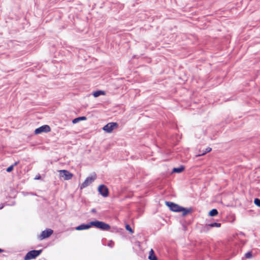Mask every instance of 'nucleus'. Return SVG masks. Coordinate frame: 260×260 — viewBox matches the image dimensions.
<instances>
[{
    "instance_id": "nucleus-16",
    "label": "nucleus",
    "mask_w": 260,
    "mask_h": 260,
    "mask_svg": "<svg viewBox=\"0 0 260 260\" xmlns=\"http://www.w3.org/2000/svg\"><path fill=\"white\" fill-rule=\"evenodd\" d=\"M218 213V211L216 209H213L210 211L209 214L211 216H214L217 215Z\"/></svg>"
},
{
    "instance_id": "nucleus-14",
    "label": "nucleus",
    "mask_w": 260,
    "mask_h": 260,
    "mask_svg": "<svg viewBox=\"0 0 260 260\" xmlns=\"http://www.w3.org/2000/svg\"><path fill=\"white\" fill-rule=\"evenodd\" d=\"M86 119V117L85 116L79 117L76 118H75L73 120V123H76L81 120H85Z\"/></svg>"
},
{
    "instance_id": "nucleus-25",
    "label": "nucleus",
    "mask_w": 260,
    "mask_h": 260,
    "mask_svg": "<svg viewBox=\"0 0 260 260\" xmlns=\"http://www.w3.org/2000/svg\"><path fill=\"white\" fill-rule=\"evenodd\" d=\"M204 151H203H203H201V150H200V153H202V152H204Z\"/></svg>"
},
{
    "instance_id": "nucleus-15",
    "label": "nucleus",
    "mask_w": 260,
    "mask_h": 260,
    "mask_svg": "<svg viewBox=\"0 0 260 260\" xmlns=\"http://www.w3.org/2000/svg\"><path fill=\"white\" fill-rule=\"evenodd\" d=\"M206 226L207 228V227H211V228L217 227V228H219V227L221 226V223H220L214 222V223H210V224H207Z\"/></svg>"
},
{
    "instance_id": "nucleus-10",
    "label": "nucleus",
    "mask_w": 260,
    "mask_h": 260,
    "mask_svg": "<svg viewBox=\"0 0 260 260\" xmlns=\"http://www.w3.org/2000/svg\"><path fill=\"white\" fill-rule=\"evenodd\" d=\"M92 225L90 224V222L89 224H81L76 228V230L77 231H81V230H84L89 229Z\"/></svg>"
},
{
    "instance_id": "nucleus-1",
    "label": "nucleus",
    "mask_w": 260,
    "mask_h": 260,
    "mask_svg": "<svg viewBox=\"0 0 260 260\" xmlns=\"http://www.w3.org/2000/svg\"><path fill=\"white\" fill-rule=\"evenodd\" d=\"M166 204L169 207L170 209L174 212H182L183 215H186L192 211L191 208L186 209L173 202H166Z\"/></svg>"
},
{
    "instance_id": "nucleus-23",
    "label": "nucleus",
    "mask_w": 260,
    "mask_h": 260,
    "mask_svg": "<svg viewBox=\"0 0 260 260\" xmlns=\"http://www.w3.org/2000/svg\"><path fill=\"white\" fill-rule=\"evenodd\" d=\"M18 163H19V161L15 162L14 163V164L13 165H14V166H16L17 164H18Z\"/></svg>"
},
{
    "instance_id": "nucleus-11",
    "label": "nucleus",
    "mask_w": 260,
    "mask_h": 260,
    "mask_svg": "<svg viewBox=\"0 0 260 260\" xmlns=\"http://www.w3.org/2000/svg\"><path fill=\"white\" fill-rule=\"evenodd\" d=\"M148 258L150 260H157V258L155 256L154 251L152 249L150 250L149 252V255L148 256Z\"/></svg>"
},
{
    "instance_id": "nucleus-3",
    "label": "nucleus",
    "mask_w": 260,
    "mask_h": 260,
    "mask_svg": "<svg viewBox=\"0 0 260 260\" xmlns=\"http://www.w3.org/2000/svg\"><path fill=\"white\" fill-rule=\"evenodd\" d=\"M42 250H33L28 252L25 255L24 259V260H30L31 259L35 258L36 257L39 256L42 252Z\"/></svg>"
},
{
    "instance_id": "nucleus-12",
    "label": "nucleus",
    "mask_w": 260,
    "mask_h": 260,
    "mask_svg": "<svg viewBox=\"0 0 260 260\" xmlns=\"http://www.w3.org/2000/svg\"><path fill=\"white\" fill-rule=\"evenodd\" d=\"M185 169V168L184 166H181L179 168H175L173 169V172L174 173H180L183 172Z\"/></svg>"
},
{
    "instance_id": "nucleus-6",
    "label": "nucleus",
    "mask_w": 260,
    "mask_h": 260,
    "mask_svg": "<svg viewBox=\"0 0 260 260\" xmlns=\"http://www.w3.org/2000/svg\"><path fill=\"white\" fill-rule=\"evenodd\" d=\"M96 178V175L95 174L87 177L84 181L81 184L80 189H82L89 185L93 181H94Z\"/></svg>"
},
{
    "instance_id": "nucleus-8",
    "label": "nucleus",
    "mask_w": 260,
    "mask_h": 260,
    "mask_svg": "<svg viewBox=\"0 0 260 260\" xmlns=\"http://www.w3.org/2000/svg\"><path fill=\"white\" fill-rule=\"evenodd\" d=\"M50 131L51 128L49 125H44L36 129L35 131V134L38 135L42 133L49 132Z\"/></svg>"
},
{
    "instance_id": "nucleus-19",
    "label": "nucleus",
    "mask_w": 260,
    "mask_h": 260,
    "mask_svg": "<svg viewBox=\"0 0 260 260\" xmlns=\"http://www.w3.org/2000/svg\"><path fill=\"white\" fill-rule=\"evenodd\" d=\"M254 203L257 207H260V199L256 198L254 200Z\"/></svg>"
},
{
    "instance_id": "nucleus-13",
    "label": "nucleus",
    "mask_w": 260,
    "mask_h": 260,
    "mask_svg": "<svg viewBox=\"0 0 260 260\" xmlns=\"http://www.w3.org/2000/svg\"><path fill=\"white\" fill-rule=\"evenodd\" d=\"M106 93L105 92V91H102V90H98V91H96L95 92H94L93 93V95L95 97V98H96V97H98L99 96L101 95H105Z\"/></svg>"
},
{
    "instance_id": "nucleus-24",
    "label": "nucleus",
    "mask_w": 260,
    "mask_h": 260,
    "mask_svg": "<svg viewBox=\"0 0 260 260\" xmlns=\"http://www.w3.org/2000/svg\"><path fill=\"white\" fill-rule=\"evenodd\" d=\"M4 250L1 248H0V253L3 252Z\"/></svg>"
},
{
    "instance_id": "nucleus-22",
    "label": "nucleus",
    "mask_w": 260,
    "mask_h": 260,
    "mask_svg": "<svg viewBox=\"0 0 260 260\" xmlns=\"http://www.w3.org/2000/svg\"><path fill=\"white\" fill-rule=\"evenodd\" d=\"M36 179H41V176L40 175H38V176H37L36 178H35Z\"/></svg>"
},
{
    "instance_id": "nucleus-17",
    "label": "nucleus",
    "mask_w": 260,
    "mask_h": 260,
    "mask_svg": "<svg viewBox=\"0 0 260 260\" xmlns=\"http://www.w3.org/2000/svg\"><path fill=\"white\" fill-rule=\"evenodd\" d=\"M211 150H212L211 148L207 147L206 148V150H205V151H204V152H202V153H200L198 155V156L204 155L206 154L207 153L210 152Z\"/></svg>"
},
{
    "instance_id": "nucleus-7",
    "label": "nucleus",
    "mask_w": 260,
    "mask_h": 260,
    "mask_svg": "<svg viewBox=\"0 0 260 260\" xmlns=\"http://www.w3.org/2000/svg\"><path fill=\"white\" fill-rule=\"evenodd\" d=\"M98 191L104 197H107L109 194V189L108 187L104 185L101 184L98 187Z\"/></svg>"
},
{
    "instance_id": "nucleus-4",
    "label": "nucleus",
    "mask_w": 260,
    "mask_h": 260,
    "mask_svg": "<svg viewBox=\"0 0 260 260\" xmlns=\"http://www.w3.org/2000/svg\"><path fill=\"white\" fill-rule=\"evenodd\" d=\"M118 127V124L117 122H109L105 125L103 129L108 133H111L112 131Z\"/></svg>"
},
{
    "instance_id": "nucleus-2",
    "label": "nucleus",
    "mask_w": 260,
    "mask_h": 260,
    "mask_svg": "<svg viewBox=\"0 0 260 260\" xmlns=\"http://www.w3.org/2000/svg\"><path fill=\"white\" fill-rule=\"evenodd\" d=\"M92 226L104 231H109L110 229V226L107 223L103 221L98 220L90 222Z\"/></svg>"
},
{
    "instance_id": "nucleus-20",
    "label": "nucleus",
    "mask_w": 260,
    "mask_h": 260,
    "mask_svg": "<svg viewBox=\"0 0 260 260\" xmlns=\"http://www.w3.org/2000/svg\"><path fill=\"white\" fill-rule=\"evenodd\" d=\"M125 229L127 231H129L131 234H133L134 233L133 230H132L129 225L126 224L125 225Z\"/></svg>"
},
{
    "instance_id": "nucleus-21",
    "label": "nucleus",
    "mask_w": 260,
    "mask_h": 260,
    "mask_svg": "<svg viewBox=\"0 0 260 260\" xmlns=\"http://www.w3.org/2000/svg\"><path fill=\"white\" fill-rule=\"evenodd\" d=\"M13 169H14V165H11L7 169V171L8 172H11V171H12L13 170Z\"/></svg>"
},
{
    "instance_id": "nucleus-9",
    "label": "nucleus",
    "mask_w": 260,
    "mask_h": 260,
    "mask_svg": "<svg viewBox=\"0 0 260 260\" xmlns=\"http://www.w3.org/2000/svg\"><path fill=\"white\" fill-rule=\"evenodd\" d=\"M53 230L50 229H47L46 230L43 231L41 234L39 236L40 240L49 237L53 234Z\"/></svg>"
},
{
    "instance_id": "nucleus-18",
    "label": "nucleus",
    "mask_w": 260,
    "mask_h": 260,
    "mask_svg": "<svg viewBox=\"0 0 260 260\" xmlns=\"http://www.w3.org/2000/svg\"><path fill=\"white\" fill-rule=\"evenodd\" d=\"M252 257V252L249 251L245 254V257L246 258H250Z\"/></svg>"
},
{
    "instance_id": "nucleus-5",
    "label": "nucleus",
    "mask_w": 260,
    "mask_h": 260,
    "mask_svg": "<svg viewBox=\"0 0 260 260\" xmlns=\"http://www.w3.org/2000/svg\"><path fill=\"white\" fill-rule=\"evenodd\" d=\"M59 176L60 178H62L65 180H69L72 178L73 174L66 170H59Z\"/></svg>"
}]
</instances>
